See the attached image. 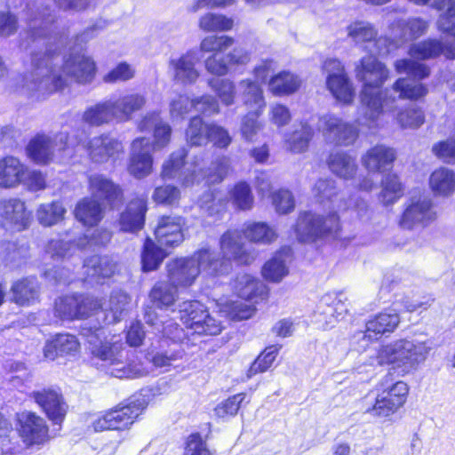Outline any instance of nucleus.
I'll use <instances>...</instances> for the list:
<instances>
[{"instance_id": "obj_21", "label": "nucleus", "mask_w": 455, "mask_h": 455, "mask_svg": "<svg viewBox=\"0 0 455 455\" xmlns=\"http://www.w3.org/2000/svg\"><path fill=\"white\" fill-rule=\"evenodd\" d=\"M151 141L148 138L135 139L131 146L128 172L136 179H143L153 171Z\"/></svg>"}, {"instance_id": "obj_36", "label": "nucleus", "mask_w": 455, "mask_h": 455, "mask_svg": "<svg viewBox=\"0 0 455 455\" xmlns=\"http://www.w3.org/2000/svg\"><path fill=\"white\" fill-rule=\"evenodd\" d=\"M327 164L334 175L346 180L354 179L358 170L356 158L345 151L331 153Z\"/></svg>"}, {"instance_id": "obj_56", "label": "nucleus", "mask_w": 455, "mask_h": 455, "mask_svg": "<svg viewBox=\"0 0 455 455\" xmlns=\"http://www.w3.org/2000/svg\"><path fill=\"white\" fill-rule=\"evenodd\" d=\"M167 254L165 249L158 247L153 241L147 239L141 254L143 270L152 271L156 269Z\"/></svg>"}, {"instance_id": "obj_46", "label": "nucleus", "mask_w": 455, "mask_h": 455, "mask_svg": "<svg viewBox=\"0 0 455 455\" xmlns=\"http://www.w3.org/2000/svg\"><path fill=\"white\" fill-rule=\"evenodd\" d=\"M12 300L20 306H27L38 297V285L35 279L25 278L15 282L11 288Z\"/></svg>"}, {"instance_id": "obj_34", "label": "nucleus", "mask_w": 455, "mask_h": 455, "mask_svg": "<svg viewBox=\"0 0 455 455\" xmlns=\"http://www.w3.org/2000/svg\"><path fill=\"white\" fill-rule=\"evenodd\" d=\"M395 157L396 154L393 148L377 145L362 157V164L370 172H380L389 168Z\"/></svg>"}, {"instance_id": "obj_41", "label": "nucleus", "mask_w": 455, "mask_h": 455, "mask_svg": "<svg viewBox=\"0 0 455 455\" xmlns=\"http://www.w3.org/2000/svg\"><path fill=\"white\" fill-rule=\"evenodd\" d=\"M116 110V120L126 122L132 119V114L140 110L146 104V99L140 93H130L113 100Z\"/></svg>"}, {"instance_id": "obj_61", "label": "nucleus", "mask_w": 455, "mask_h": 455, "mask_svg": "<svg viewBox=\"0 0 455 455\" xmlns=\"http://www.w3.org/2000/svg\"><path fill=\"white\" fill-rule=\"evenodd\" d=\"M209 85L216 92L217 96L226 106H231L235 103L236 94L235 84L228 79H212Z\"/></svg>"}, {"instance_id": "obj_43", "label": "nucleus", "mask_w": 455, "mask_h": 455, "mask_svg": "<svg viewBox=\"0 0 455 455\" xmlns=\"http://www.w3.org/2000/svg\"><path fill=\"white\" fill-rule=\"evenodd\" d=\"M289 257L288 251H283L275 253L262 267V276L268 282L279 283L288 274L287 259Z\"/></svg>"}, {"instance_id": "obj_7", "label": "nucleus", "mask_w": 455, "mask_h": 455, "mask_svg": "<svg viewBox=\"0 0 455 455\" xmlns=\"http://www.w3.org/2000/svg\"><path fill=\"white\" fill-rule=\"evenodd\" d=\"M432 7L445 10L437 20V28L446 33L450 39L443 44L436 39H427L411 45L409 54L413 59L427 60L443 54L455 59V0H435Z\"/></svg>"}, {"instance_id": "obj_53", "label": "nucleus", "mask_w": 455, "mask_h": 455, "mask_svg": "<svg viewBox=\"0 0 455 455\" xmlns=\"http://www.w3.org/2000/svg\"><path fill=\"white\" fill-rule=\"evenodd\" d=\"M198 26L204 32H224L233 28L234 20L223 14L208 12L201 16Z\"/></svg>"}, {"instance_id": "obj_16", "label": "nucleus", "mask_w": 455, "mask_h": 455, "mask_svg": "<svg viewBox=\"0 0 455 455\" xmlns=\"http://www.w3.org/2000/svg\"><path fill=\"white\" fill-rule=\"evenodd\" d=\"M187 155L185 148L172 152L162 165L161 177L164 180L179 179L185 187L199 182L203 178L202 168L197 163L184 168Z\"/></svg>"}, {"instance_id": "obj_12", "label": "nucleus", "mask_w": 455, "mask_h": 455, "mask_svg": "<svg viewBox=\"0 0 455 455\" xmlns=\"http://www.w3.org/2000/svg\"><path fill=\"white\" fill-rule=\"evenodd\" d=\"M327 90L335 100L343 104L353 103L355 92L343 64L337 59L326 60L323 65Z\"/></svg>"}, {"instance_id": "obj_31", "label": "nucleus", "mask_w": 455, "mask_h": 455, "mask_svg": "<svg viewBox=\"0 0 455 455\" xmlns=\"http://www.w3.org/2000/svg\"><path fill=\"white\" fill-rule=\"evenodd\" d=\"M147 210L146 197H136L131 200L125 210L120 214L118 220L120 230L129 233L140 230L144 226Z\"/></svg>"}, {"instance_id": "obj_3", "label": "nucleus", "mask_w": 455, "mask_h": 455, "mask_svg": "<svg viewBox=\"0 0 455 455\" xmlns=\"http://www.w3.org/2000/svg\"><path fill=\"white\" fill-rule=\"evenodd\" d=\"M313 193L322 201H330L331 208L335 212L325 217L310 212L300 213L295 226L297 238L300 242H311L328 235H337L340 228L337 212L348 210L347 203L338 195L335 181L331 179L318 180L313 188Z\"/></svg>"}, {"instance_id": "obj_38", "label": "nucleus", "mask_w": 455, "mask_h": 455, "mask_svg": "<svg viewBox=\"0 0 455 455\" xmlns=\"http://www.w3.org/2000/svg\"><path fill=\"white\" fill-rule=\"evenodd\" d=\"M74 214L83 225L94 227L103 219L104 208L97 200L84 197L76 204Z\"/></svg>"}, {"instance_id": "obj_29", "label": "nucleus", "mask_w": 455, "mask_h": 455, "mask_svg": "<svg viewBox=\"0 0 455 455\" xmlns=\"http://www.w3.org/2000/svg\"><path fill=\"white\" fill-rule=\"evenodd\" d=\"M123 149L122 143L108 134L93 137L87 145L88 154L95 163H105L109 159H116L123 153Z\"/></svg>"}, {"instance_id": "obj_14", "label": "nucleus", "mask_w": 455, "mask_h": 455, "mask_svg": "<svg viewBox=\"0 0 455 455\" xmlns=\"http://www.w3.org/2000/svg\"><path fill=\"white\" fill-rule=\"evenodd\" d=\"M68 146V134L60 132L54 136L37 134L27 146L28 156L35 163L47 164L53 161L57 154L64 151Z\"/></svg>"}, {"instance_id": "obj_22", "label": "nucleus", "mask_w": 455, "mask_h": 455, "mask_svg": "<svg viewBox=\"0 0 455 455\" xmlns=\"http://www.w3.org/2000/svg\"><path fill=\"white\" fill-rule=\"evenodd\" d=\"M198 62L199 57L195 50L172 57L168 63V69L172 80L182 85L194 84L200 76V72L196 67Z\"/></svg>"}, {"instance_id": "obj_44", "label": "nucleus", "mask_w": 455, "mask_h": 455, "mask_svg": "<svg viewBox=\"0 0 455 455\" xmlns=\"http://www.w3.org/2000/svg\"><path fill=\"white\" fill-rule=\"evenodd\" d=\"M145 321L151 325L156 333H161L163 337L167 338L173 342H182L188 334L172 320L165 322L159 320L153 313L148 312L145 315Z\"/></svg>"}, {"instance_id": "obj_32", "label": "nucleus", "mask_w": 455, "mask_h": 455, "mask_svg": "<svg viewBox=\"0 0 455 455\" xmlns=\"http://www.w3.org/2000/svg\"><path fill=\"white\" fill-rule=\"evenodd\" d=\"M232 287L239 298L254 303L267 295L266 285L259 279L246 273L237 275Z\"/></svg>"}, {"instance_id": "obj_20", "label": "nucleus", "mask_w": 455, "mask_h": 455, "mask_svg": "<svg viewBox=\"0 0 455 455\" xmlns=\"http://www.w3.org/2000/svg\"><path fill=\"white\" fill-rule=\"evenodd\" d=\"M99 299L84 295L60 298L55 302V313L61 319L85 318L98 310Z\"/></svg>"}, {"instance_id": "obj_48", "label": "nucleus", "mask_w": 455, "mask_h": 455, "mask_svg": "<svg viewBox=\"0 0 455 455\" xmlns=\"http://www.w3.org/2000/svg\"><path fill=\"white\" fill-rule=\"evenodd\" d=\"M403 195V187L395 174H387L381 180L379 200L384 206L393 205Z\"/></svg>"}, {"instance_id": "obj_15", "label": "nucleus", "mask_w": 455, "mask_h": 455, "mask_svg": "<svg viewBox=\"0 0 455 455\" xmlns=\"http://www.w3.org/2000/svg\"><path fill=\"white\" fill-rule=\"evenodd\" d=\"M347 32L352 42L374 54L386 55L391 52L389 38L378 37V30L369 21L355 20L347 27Z\"/></svg>"}, {"instance_id": "obj_8", "label": "nucleus", "mask_w": 455, "mask_h": 455, "mask_svg": "<svg viewBox=\"0 0 455 455\" xmlns=\"http://www.w3.org/2000/svg\"><path fill=\"white\" fill-rule=\"evenodd\" d=\"M399 323L400 316L395 310L381 312L366 322L364 331L352 336L351 345L358 351H364L372 342L394 332Z\"/></svg>"}, {"instance_id": "obj_19", "label": "nucleus", "mask_w": 455, "mask_h": 455, "mask_svg": "<svg viewBox=\"0 0 455 455\" xmlns=\"http://www.w3.org/2000/svg\"><path fill=\"white\" fill-rule=\"evenodd\" d=\"M318 129L326 140L335 144L349 146L358 137L357 128L333 114H326L319 118Z\"/></svg>"}, {"instance_id": "obj_55", "label": "nucleus", "mask_w": 455, "mask_h": 455, "mask_svg": "<svg viewBox=\"0 0 455 455\" xmlns=\"http://www.w3.org/2000/svg\"><path fill=\"white\" fill-rule=\"evenodd\" d=\"M150 298L158 307H169L177 299V287L171 282H158L152 288Z\"/></svg>"}, {"instance_id": "obj_42", "label": "nucleus", "mask_w": 455, "mask_h": 455, "mask_svg": "<svg viewBox=\"0 0 455 455\" xmlns=\"http://www.w3.org/2000/svg\"><path fill=\"white\" fill-rule=\"evenodd\" d=\"M429 187L436 196H450L455 191V172L445 167L435 170L429 177Z\"/></svg>"}, {"instance_id": "obj_26", "label": "nucleus", "mask_w": 455, "mask_h": 455, "mask_svg": "<svg viewBox=\"0 0 455 455\" xmlns=\"http://www.w3.org/2000/svg\"><path fill=\"white\" fill-rule=\"evenodd\" d=\"M31 396L52 423L60 424L64 420L68 405L58 390L43 388L42 390L34 391Z\"/></svg>"}, {"instance_id": "obj_58", "label": "nucleus", "mask_w": 455, "mask_h": 455, "mask_svg": "<svg viewBox=\"0 0 455 455\" xmlns=\"http://www.w3.org/2000/svg\"><path fill=\"white\" fill-rule=\"evenodd\" d=\"M393 90L399 92L400 99L417 100L427 94V88L418 81L410 78H399L393 85Z\"/></svg>"}, {"instance_id": "obj_28", "label": "nucleus", "mask_w": 455, "mask_h": 455, "mask_svg": "<svg viewBox=\"0 0 455 455\" xmlns=\"http://www.w3.org/2000/svg\"><path fill=\"white\" fill-rule=\"evenodd\" d=\"M185 221L180 216H163L155 230V235L161 246L175 247L184 240L182 227Z\"/></svg>"}, {"instance_id": "obj_5", "label": "nucleus", "mask_w": 455, "mask_h": 455, "mask_svg": "<svg viewBox=\"0 0 455 455\" xmlns=\"http://www.w3.org/2000/svg\"><path fill=\"white\" fill-rule=\"evenodd\" d=\"M166 267L169 281L176 287L192 285L200 274L220 276L231 271L230 264L226 260H220L216 253L208 247L197 250L188 258L173 259Z\"/></svg>"}, {"instance_id": "obj_63", "label": "nucleus", "mask_w": 455, "mask_h": 455, "mask_svg": "<svg viewBox=\"0 0 455 455\" xmlns=\"http://www.w3.org/2000/svg\"><path fill=\"white\" fill-rule=\"evenodd\" d=\"M396 121L403 129H416L423 124V111L414 106L401 109L396 115Z\"/></svg>"}, {"instance_id": "obj_49", "label": "nucleus", "mask_w": 455, "mask_h": 455, "mask_svg": "<svg viewBox=\"0 0 455 455\" xmlns=\"http://www.w3.org/2000/svg\"><path fill=\"white\" fill-rule=\"evenodd\" d=\"M313 130L307 123H301L300 128L296 129L285 140L286 148L294 154L303 153L307 150L309 142L313 137Z\"/></svg>"}, {"instance_id": "obj_18", "label": "nucleus", "mask_w": 455, "mask_h": 455, "mask_svg": "<svg viewBox=\"0 0 455 455\" xmlns=\"http://www.w3.org/2000/svg\"><path fill=\"white\" fill-rule=\"evenodd\" d=\"M243 231L238 229H228L220 238V248L222 257L212 250L220 260H226L232 267L231 260L241 265H250L255 259V254L248 251L243 242Z\"/></svg>"}, {"instance_id": "obj_6", "label": "nucleus", "mask_w": 455, "mask_h": 455, "mask_svg": "<svg viewBox=\"0 0 455 455\" xmlns=\"http://www.w3.org/2000/svg\"><path fill=\"white\" fill-rule=\"evenodd\" d=\"M433 348L430 339L419 338L399 339L380 347L377 354L379 364H390L403 375L418 369Z\"/></svg>"}, {"instance_id": "obj_24", "label": "nucleus", "mask_w": 455, "mask_h": 455, "mask_svg": "<svg viewBox=\"0 0 455 455\" xmlns=\"http://www.w3.org/2000/svg\"><path fill=\"white\" fill-rule=\"evenodd\" d=\"M30 222V212L27 211L25 203L19 198L3 199L0 201V226L21 231Z\"/></svg>"}, {"instance_id": "obj_2", "label": "nucleus", "mask_w": 455, "mask_h": 455, "mask_svg": "<svg viewBox=\"0 0 455 455\" xmlns=\"http://www.w3.org/2000/svg\"><path fill=\"white\" fill-rule=\"evenodd\" d=\"M81 334L87 338L88 348L94 363L108 374L123 378H140L148 375L152 367L129 358L128 352L118 340L102 339L104 331L98 327H83Z\"/></svg>"}, {"instance_id": "obj_47", "label": "nucleus", "mask_w": 455, "mask_h": 455, "mask_svg": "<svg viewBox=\"0 0 455 455\" xmlns=\"http://www.w3.org/2000/svg\"><path fill=\"white\" fill-rule=\"evenodd\" d=\"M220 311L232 320H245L251 317L256 312V307L251 303L240 300L220 299L217 302Z\"/></svg>"}, {"instance_id": "obj_1", "label": "nucleus", "mask_w": 455, "mask_h": 455, "mask_svg": "<svg viewBox=\"0 0 455 455\" xmlns=\"http://www.w3.org/2000/svg\"><path fill=\"white\" fill-rule=\"evenodd\" d=\"M55 15L47 8L40 10L29 23V33L36 44L44 39V52H32L33 69L23 78V88L32 97L44 98L64 88L68 78L81 84H91L96 76L93 59L84 52H71L62 59L61 49L68 44V36L57 31Z\"/></svg>"}, {"instance_id": "obj_9", "label": "nucleus", "mask_w": 455, "mask_h": 455, "mask_svg": "<svg viewBox=\"0 0 455 455\" xmlns=\"http://www.w3.org/2000/svg\"><path fill=\"white\" fill-rule=\"evenodd\" d=\"M146 406L147 402L141 395H134L127 404L116 407L93 420L92 427L96 432L126 429Z\"/></svg>"}, {"instance_id": "obj_60", "label": "nucleus", "mask_w": 455, "mask_h": 455, "mask_svg": "<svg viewBox=\"0 0 455 455\" xmlns=\"http://www.w3.org/2000/svg\"><path fill=\"white\" fill-rule=\"evenodd\" d=\"M280 348L281 346L279 345L267 347L252 363L248 371V376L251 377L257 373L267 371L275 360Z\"/></svg>"}, {"instance_id": "obj_13", "label": "nucleus", "mask_w": 455, "mask_h": 455, "mask_svg": "<svg viewBox=\"0 0 455 455\" xmlns=\"http://www.w3.org/2000/svg\"><path fill=\"white\" fill-rule=\"evenodd\" d=\"M437 218L435 205L427 196L410 198L403 205V211L399 218L401 228L412 230L417 227L426 228Z\"/></svg>"}, {"instance_id": "obj_35", "label": "nucleus", "mask_w": 455, "mask_h": 455, "mask_svg": "<svg viewBox=\"0 0 455 455\" xmlns=\"http://www.w3.org/2000/svg\"><path fill=\"white\" fill-rule=\"evenodd\" d=\"M79 347V341L75 335L60 333L47 341L44 347V355L45 358L54 360L59 355H74L78 352Z\"/></svg>"}, {"instance_id": "obj_27", "label": "nucleus", "mask_w": 455, "mask_h": 455, "mask_svg": "<svg viewBox=\"0 0 455 455\" xmlns=\"http://www.w3.org/2000/svg\"><path fill=\"white\" fill-rule=\"evenodd\" d=\"M428 27V22L421 18L414 17L397 20L394 22L392 28L393 34L395 36L396 41L391 42L389 40L388 43L391 51L398 48L407 42H411L420 37L427 32Z\"/></svg>"}, {"instance_id": "obj_37", "label": "nucleus", "mask_w": 455, "mask_h": 455, "mask_svg": "<svg viewBox=\"0 0 455 455\" xmlns=\"http://www.w3.org/2000/svg\"><path fill=\"white\" fill-rule=\"evenodd\" d=\"M239 95L243 103L255 112L256 115H260L266 106L265 99L263 96V90L258 83L250 79H243L237 85Z\"/></svg>"}, {"instance_id": "obj_39", "label": "nucleus", "mask_w": 455, "mask_h": 455, "mask_svg": "<svg viewBox=\"0 0 455 455\" xmlns=\"http://www.w3.org/2000/svg\"><path fill=\"white\" fill-rule=\"evenodd\" d=\"M129 302L130 298L126 293L116 291L111 293L108 299L103 302L99 300L98 309H102L105 312V321L108 323H114L123 317Z\"/></svg>"}, {"instance_id": "obj_40", "label": "nucleus", "mask_w": 455, "mask_h": 455, "mask_svg": "<svg viewBox=\"0 0 455 455\" xmlns=\"http://www.w3.org/2000/svg\"><path fill=\"white\" fill-rule=\"evenodd\" d=\"M301 85L300 78L290 71H281L270 77L268 91L275 96H287L296 92Z\"/></svg>"}, {"instance_id": "obj_59", "label": "nucleus", "mask_w": 455, "mask_h": 455, "mask_svg": "<svg viewBox=\"0 0 455 455\" xmlns=\"http://www.w3.org/2000/svg\"><path fill=\"white\" fill-rule=\"evenodd\" d=\"M395 69L400 74H407L416 80H421L429 76V68L426 64L411 59L398 60L395 63Z\"/></svg>"}, {"instance_id": "obj_17", "label": "nucleus", "mask_w": 455, "mask_h": 455, "mask_svg": "<svg viewBox=\"0 0 455 455\" xmlns=\"http://www.w3.org/2000/svg\"><path fill=\"white\" fill-rule=\"evenodd\" d=\"M111 239V233L104 228L95 229L90 235L79 237L76 244L60 239L51 240L46 247V252L52 258L66 257L73 253L76 249H91L94 246L107 244Z\"/></svg>"}, {"instance_id": "obj_30", "label": "nucleus", "mask_w": 455, "mask_h": 455, "mask_svg": "<svg viewBox=\"0 0 455 455\" xmlns=\"http://www.w3.org/2000/svg\"><path fill=\"white\" fill-rule=\"evenodd\" d=\"M138 128L140 132L153 130L154 140L151 148L155 150L165 148L171 140L172 127L162 120L158 112L148 113L139 123Z\"/></svg>"}, {"instance_id": "obj_50", "label": "nucleus", "mask_w": 455, "mask_h": 455, "mask_svg": "<svg viewBox=\"0 0 455 455\" xmlns=\"http://www.w3.org/2000/svg\"><path fill=\"white\" fill-rule=\"evenodd\" d=\"M243 235L253 243H271L277 238L275 228L265 222H254L246 226L243 230Z\"/></svg>"}, {"instance_id": "obj_4", "label": "nucleus", "mask_w": 455, "mask_h": 455, "mask_svg": "<svg viewBox=\"0 0 455 455\" xmlns=\"http://www.w3.org/2000/svg\"><path fill=\"white\" fill-rule=\"evenodd\" d=\"M374 55L371 52L363 57L355 67V76L363 84L360 97L369 127L375 124L385 110H392L395 100L387 90H380L387 79L388 71Z\"/></svg>"}, {"instance_id": "obj_54", "label": "nucleus", "mask_w": 455, "mask_h": 455, "mask_svg": "<svg viewBox=\"0 0 455 455\" xmlns=\"http://www.w3.org/2000/svg\"><path fill=\"white\" fill-rule=\"evenodd\" d=\"M229 200L234 207L240 211L251 210L254 197L249 184L240 181L229 190Z\"/></svg>"}, {"instance_id": "obj_33", "label": "nucleus", "mask_w": 455, "mask_h": 455, "mask_svg": "<svg viewBox=\"0 0 455 455\" xmlns=\"http://www.w3.org/2000/svg\"><path fill=\"white\" fill-rule=\"evenodd\" d=\"M27 165L18 157L6 156L0 158V188H15L22 183Z\"/></svg>"}, {"instance_id": "obj_64", "label": "nucleus", "mask_w": 455, "mask_h": 455, "mask_svg": "<svg viewBox=\"0 0 455 455\" xmlns=\"http://www.w3.org/2000/svg\"><path fill=\"white\" fill-rule=\"evenodd\" d=\"M181 356L182 354L180 351L165 350L148 354L147 360L152 364V367L163 369L166 371L172 366V363L180 359Z\"/></svg>"}, {"instance_id": "obj_52", "label": "nucleus", "mask_w": 455, "mask_h": 455, "mask_svg": "<svg viewBox=\"0 0 455 455\" xmlns=\"http://www.w3.org/2000/svg\"><path fill=\"white\" fill-rule=\"evenodd\" d=\"M210 124H206L199 116L189 120L186 130V140L191 146H204L209 142Z\"/></svg>"}, {"instance_id": "obj_57", "label": "nucleus", "mask_w": 455, "mask_h": 455, "mask_svg": "<svg viewBox=\"0 0 455 455\" xmlns=\"http://www.w3.org/2000/svg\"><path fill=\"white\" fill-rule=\"evenodd\" d=\"M66 212L60 202H52L41 204L36 210V218L40 224L51 227L63 219Z\"/></svg>"}, {"instance_id": "obj_45", "label": "nucleus", "mask_w": 455, "mask_h": 455, "mask_svg": "<svg viewBox=\"0 0 455 455\" xmlns=\"http://www.w3.org/2000/svg\"><path fill=\"white\" fill-rule=\"evenodd\" d=\"M84 122L99 126L116 120V110L113 99L98 103L89 108L83 116Z\"/></svg>"}, {"instance_id": "obj_25", "label": "nucleus", "mask_w": 455, "mask_h": 455, "mask_svg": "<svg viewBox=\"0 0 455 455\" xmlns=\"http://www.w3.org/2000/svg\"><path fill=\"white\" fill-rule=\"evenodd\" d=\"M20 435L27 445L43 444L49 439L45 420L35 412L23 411L17 415Z\"/></svg>"}, {"instance_id": "obj_11", "label": "nucleus", "mask_w": 455, "mask_h": 455, "mask_svg": "<svg viewBox=\"0 0 455 455\" xmlns=\"http://www.w3.org/2000/svg\"><path fill=\"white\" fill-rule=\"evenodd\" d=\"M409 387L403 381L392 384L384 379L377 387L375 403L367 412L377 417H388L395 413L406 402Z\"/></svg>"}, {"instance_id": "obj_62", "label": "nucleus", "mask_w": 455, "mask_h": 455, "mask_svg": "<svg viewBox=\"0 0 455 455\" xmlns=\"http://www.w3.org/2000/svg\"><path fill=\"white\" fill-rule=\"evenodd\" d=\"M235 43L232 36H207L200 43V50L203 52L220 53L225 52L231 47Z\"/></svg>"}, {"instance_id": "obj_51", "label": "nucleus", "mask_w": 455, "mask_h": 455, "mask_svg": "<svg viewBox=\"0 0 455 455\" xmlns=\"http://www.w3.org/2000/svg\"><path fill=\"white\" fill-rule=\"evenodd\" d=\"M88 276L110 277L116 270V263L108 256H92L84 262Z\"/></svg>"}, {"instance_id": "obj_23", "label": "nucleus", "mask_w": 455, "mask_h": 455, "mask_svg": "<svg viewBox=\"0 0 455 455\" xmlns=\"http://www.w3.org/2000/svg\"><path fill=\"white\" fill-rule=\"evenodd\" d=\"M88 189L92 199L100 200L111 208L119 206L124 201V193L120 186L103 174L90 175Z\"/></svg>"}, {"instance_id": "obj_10", "label": "nucleus", "mask_w": 455, "mask_h": 455, "mask_svg": "<svg viewBox=\"0 0 455 455\" xmlns=\"http://www.w3.org/2000/svg\"><path fill=\"white\" fill-rule=\"evenodd\" d=\"M180 317L192 334L217 335L222 330L220 321L212 317L206 307L197 300L184 301L179 306Z\"/></svg>"}]
</instances>
